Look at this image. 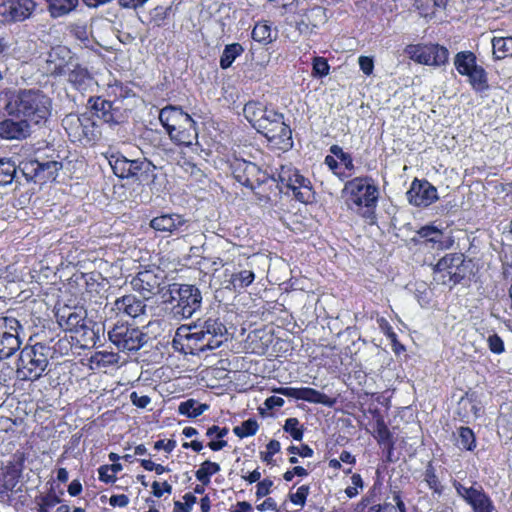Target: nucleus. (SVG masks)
Segmentation results:
<instances>
[{"mask_svg": "<svg viewBox=\"0 0 512 512\" xmlns=\"http://www.w3.org/2000/svg\"><path fill=\"white\" fill-rule=\"evenodd\" d=\"M51 99L39 89H19L10 93L5 105L7 114L14 118H24L39 124L51 114Z\"/></svg>", "mask_w": 512, "mask_h": 512, "instance_id": "f257e3e1", "label": "nucleus"}, {"mask_svg": "<svg viewBox=\"0 0 512 512\" xmlns=\"http://www.w3.org/2000/svg\"><path fill=\"white\" fill-rule=\"evenodd\" d=\"M166 294H169V297L165 301L173 304L172 314L178 320L192 317L201 307L202 294L199 288L194 285L169 284L163 297H166Z\"/></svg>", "mask_w": 512, "mask_h": 512, "instance_id": "f03ea898", "label": "nucleus"}, {"mask_svg": "<svg viewBox=\"0 0 512 512\" xmlns=\"http://www.w3.org/2000/svg\"><path fill=\"white\" fill-rule=\"evenodd\" d=\"M50 350V347L42 343L25 346L18 359V377L31 381L39 379L48 366Z\"/></svg>", "mask_w": 512, "mask_h": 512, "instance_id": "7ed1b4c3", "label": "nucleus"}, {"mask_svg": "<svg viewBox=\"0 0 512 512\" xmlns=\"http://www.w3.org/2000/svg\"><path fill=\"white\" fill-rule=\"evenodd\" d=\"M347 195L346 203L350 209L366 207L368 211L375 207L378 200V188L368 177H357L348 181L343 189Z\"/></svg>", "mask_w": 512, "mask_h": 512, "instance_id": "20e7f679", "label": "nucleus"}, {"mask_svg": "<svg viewBox=\"0 0 512 512\" xmlns=\"http://www.w3.org/2000/svg\"><path fill=\"white\" fill-rule=\"evenodd\" d=\"M227 328L217 318H208L193 326V332L188 335L195 343H200L199 348L213 350L221 346L226 340Z\"/></svg>", "mask_w": 512, "mask_h": 512, "instance_id": "39448f33", "label": "nucleus"}, {"mask_svg": "<svg viewBox=\"0 0 512 512\" xmlns=\"http://www.w3.org/2000/svg\"><path fill=\"white\" fill-rule=\"evenodd\" d=\"M279 189L287 188L293 192L297 200L302 203H309L314 198L309 180L289 166H282L278 173Z\"/></svg>", "mask_w": 512, "mask_h": 512, "instance_id": "423d86ee", "label": "nucleus"}, {"mask_svg": "<svg viewBox=\"0 0 512 512\" xmlns=\"http://www.w3.org/2000/svg\"><path fill=\"white\" fill-rule=\"evenodd\" d=\"M61 168L62 163L54 160L41 162L37 159H30L22 161L19 165L25 179L36 184H44L55 180Z\"/></svg>", "mask_w": 512, "mask_h": 512, "instance_id": "0eeeda50", "label": "nucleus"}, {"mask_svg": "<svg viewBox=\"0 0 512 512\" xmlns=\"http://www.w3.org/2000/svg\"><path fill=\"white\" fill-rule=\"evenodd\" d=\"M109 340L121 351H137L147 342V335L136 327L116 324L108 333Z\"/></svg>", "mask_w": 512, "mask_h": 512, "instance_id": "6e6552de", "label": "nucleus"}, {"mask_svg": "<svg viewBox=\"0 0 512 512\" xmlns=\"http://www.w3.org/2000/svg\"><path fill=\"white\" fill-rule=\"evenodd\" d=\"M405 53L411 60L429 66L444 65L449 57L448 49L438 44L408 45Z\"/></svg>", "mask_w": 512, "mask_h": 512, "instance_id": "1a4fd4ad", "label": "nucleus"}, {"mask_svg": "<svg viewBox=\"0 0 512 512\" xmlns=\"http://www.w3.org/2000/svg\"><path fill=\"white\" fill-rule=\"evenodd\" d=\"M20 322L11 316L0 317V359L11 357L20 349Z\"/></svg>", "mask_w": 512, "mask_h": 512, "instance_id": "9d476101", "label": "nucleus"}, {"mask_svg": "<svg viewBox=\"0 0 512 512\" xmlns=\"http://www.w3.org/2000/svg\"><path fill=\"white\" fill-rule=\"evenodd\" d=\"M165 273L159 267L140 271L132 281V286L139 291L144 298L161 293L165 289Z\"/></svg>", "mask_w": 512, "mask_h": 512, "instance_id": "9b49d317", "label": "nucleus"}, {"mask_svg": "<svg viewBox=\"0 0 512 512\" xmlns=\"http://www.w3.org/2000/svg\"><path fill=\"white\" fill-rule=\"evenodd\" d=\"M232 167L234 178L251 190L266 183L269 179L266 171L261 170L259 166L249 161L237 160Z\"/></svg>", "mask_w": 512, "mask_h": 512, "instance_id": "f8f14e48", "label": "nucleus"}, {"mask_svg": "<svg viewBox=\"0 0 512 512\" xmlns=\"http://www.w3.org/2000/svg\"><path fill=\"white\" fill-rule=\"evenodd\" d=\"M296 14L298 16L296 28L301 34H311L327 21L326 10L319 5H313L311 7H303L301 5Z\"/></svg>", "mask_w": 512, "mask_h": 512, "instance_id": "ddd939ff", "label": "nucleus"}, {"mask_svg": "<svg viewBox=\"0 0 512 512\" xmlns=\"http://www.w3.org/2000/svg\"><path fill=\"white\" fill-rule=\"evenodd\" d=\"M455 489L460 497L471 506L473 512H493L495 507L491 498L484 492L481 486L466 487L456 483Z\"/></svg>", "mask_w": 512, "mask_h": 512, "instance_id": "4468645a", "label": "nucleus"}, {"mask_svg": "<svg viewBox=\"0 0 512 512\" xmlns=\"http://www.w3.org/2000/svg\"><path fill=\"white\" fill-rule=\"evenodd\" d=\"M88 103L96 116L109 124H119L126 118L125 110L120 106L121 101H107L100 97H90Z\"/></svg>", "mask_w": 512, "mask_h": 512, "instance_id": "2eb2a0df", "label": "nucleus"}, {"mask_svg": "<svg viewBox=\"0 0 512 512\" xmlns=\"http://www.w3.org/2000/svg\"><path fill=\"white\" fill-rule=\"evenodd\" d=\"M159 120L166 130L196 129L191 116L176 106H166L159 113Z\"/></svg>", "mask_w": 512, "mask_h": 512, "instance_id": "dca6fc26", "label": "nucleus"}, {"mask_svg": "<svg viewBox=\"0 0 512 512\" xmlns=\"http://www.w3.org/2000/svg\"><path fill=\"white\" fill-rule=\"evenodd\" d=\"M408 201L415 206H428L437 200V189L426 180L415 179L406 193Z\"/></svg>", "mask_w": 512, "mask_h": 512, "instance_id": "f3484780", "label": "nucleus"}, {"mask_svg": "<svg viewBox=\"0 0 512 512\" xmlns=\"http://www.w3.org/2000/svg\"><path fill=\"white\" fill-rule=\"evenodd\" d=\"M30 122L24 118H9L0 122V137L8 140H22L30 136Z\"/></svg>", "mask_w": 512, "mask_h": 512, "instance_id": "a211bd4d", "label": "nucleus"}, {"mask_svg": "<svg viewBox=\"0 0 512 512\" xmlns=\"http://www.w3.org/2000/svg\"><path fill=\"white\" fill-rule=\"evenodd\" d=\"M90 119L86 116L79 117L77 115H68L63 119V126L70 136L81 141L85 138L92 141L96 138L94 133L89 130Z\"/></svg>", "mask_w": 512, "mask_h": 512, "instance_id": "6ab92c4d", "label": "nucleus"}, {"mask_svg": "<svg viewBox=\"0 0 512 512\" xmlns=\"http://www.w3.org/2000/svg\"><path fill=\"white\" fill-rule=\"evenodd\" d=\"M138 18L129 13H121L119 16V23H116V34L117 39L125 45L133 43L139 35L137 28Z\"/></svg>", "mask_w": 512, "mask_h": 512, "instance_id": "aec40b11", "label": "nucleus"}, {"mask_svg": "<svg viewBox=\"0 0 512 512\" xmlns=\"http://www.w3.org/2000/svg\"><path fill=\"white\" fill-rule=\"evenodd\" d=\"M113 310L118 314H124L131 318H137L145 314L146 304L133 294L117 298L113 304Z\"/></svg>", "mask_w": 512, "mask_h": 512, "instance_id": "412c9836", "label": "nucleus"}, {"mask_svg": "<svg viewBox=\"0 0 512 512\" xmlns=\"http://www.w3.org/2000/svg\"><path fill=\"white\" fill-rule=\"evenodd\" d=\"M186 223L187 220L184 216L171 213L154 217L150 221V226L157 232L172 234L182 231V227L185 226Z\"/></svg>", "mask_w": 512, "mask_h": 512, "instance_id": "4be33fe9", "label": "nucleus"}, {"mask_svg": "<svg viewBox=\"0 0 512 512\" xmlns=\"http://www.w3.org/2000/svg\"><path fill=\"white\" fill-rule=\"evenodd\" d=\"M57 322L66 331L80 333L87 322L86 312L82 309H64L57 314Z\"/></svg>", "mask_w": 512, "mask_h": 512, "instance_id": "5701e85b", "label": "nucleus"}, {"mask_svg": "<svg viewBox=\"0 0 512 512\" xmlns=\"http://www.w3.org/2000/svg\"><path fill=\"white\" fill-rule=\"evenodd\" d=\"M481 407L473 394L466 393L457 403L456 414L460 421L469 423L480 416Z\"/></svg>", "mask_w": 512, "mask_h": 512, "instance_id": "b1692460", "label": "nucleus"}, {"mask_svg": "<svg viewBox=\"0 0 512 512\" xmlns=\"http://www.w3.org/2000/svg\"><path fill=\"white\" fill-rule=\"evenodd\" d=\"M273 132H265V137L278 145L281 149L287 150L292 148V131L290 127L285 124L284 119H281L276 123V126L272 128Z\"/></svg>", "mask_w": 512, "mask_h": 512, "instance_id": "393cba45", "label": "nucleus"}, {"mask_svg": "<svg viewBox=\"0 0 512 512\" xmlns=\"http://www.w3.org/2000/svg\"><path fill=\"white\" fill-rule=\"evenodd\" d=\"M24 465V455L22 453L14 456V461L9 462L6 466L4 474V488L6 490H13L21 477Z\"/></svg>", "mask_w": 512, "mask_h": 512, "instance_id": "a878e982", "label": "nucleus"}, {"mask_svg": "<svg viewBox=\"0 0 512 512\" xmlns=\"http://www.w3.org/2000/svg\"><path fill=\"white\" fill-rule=\"evenodd\" d=\"M47 3V10L53 19L65 17L76 11L79 0H44Z\"/></svg>", "mask_w": 512, "mask_h": 512, "instance_id": "bb28decb", "label": "nucleus"}, {"mask_svg": "<svg viewBox=\"0 0 512 512\" xmlns=\"http://www.w3.org/2000/svg\"><path fill=\"white\" fill-rule=\"evenodd\" d=\"M13 22H22L28 19L37 7L34 0H10Z\"/></svg>", "mask_w": 512, "mask_h": 512, "instance_id": "cd10ccee", "label": "nucleus"}, {"mask_svg": "<svg viewBox=\"0 0 512 512\" xmlns=\"http://www.w3.org/2000/svg\"><path fill=\"white\" fill-rule=\"evenodd\" d=\"M265 109L266 107L262 103L249 101L243 108V114L254 128H265V126H261L265 122L260 121L265 116Z\"/></svg>", "mask_w": 512, "mask_h": 512, "instance_id": "c85d7f7f", "label": "nucleus"}, {"mask_svg": "<svg viewBox=\"0 0 512 512\" xmlns=\"http://www.w3.org/2000/svg\"><path fill=\"white\" fill-rule=\"evenodd\" d=\"M454 65L460 75H465L478 66L476 55L471 51L458 52L454 58Z\"/></svg>", "mask_w": 512, "mask_h": 512, "instance_id": "c756f323", "label": "nucleus"}, {"mask_svg": "<svg viewBox=\"0 0 512 512\" xmlns=\"http://www.w3.org/2000/svg\"><path fill=\"white\" fill-rule=\"evenodd\" d=\"M491 44L494 59L512 57V37H493Z\"/></svg>", "mask_w": 512, "mask_h": 512, "instance_id": "7c9ffc66", "label": "nucleus"}, {"mask_svg": "<svg viewBox=\"0 0 512 512\" xmlns=\"http://www.w3.org/2000/svg\"><path fill=\"white\" fill-rule=\"evenodd\" d=\"M301 400L314 404H322L327 407H332L336 402L335 399L310 387H302Z\"/></svg>", "mask_w": 512, "mask_h": 512, "instance_id": "2f4dec72", "label": "nucleus"}, {"mask_svg": "<svg viewBox=\"0 0 512 512\" xmlns=\"http://www.w3.org/2000/svg\"><path fill=\"white\" fill-rule=\"evenodd\" d=\"M466 274L465 258H461L460 262L453 263V269L449 270L447 275H442L439 281L444 285H456Z\"/></svg>", "mask_w": 512, "mask_h": 512, "instance_id": "473e14b6", "label": "nucleus"}, {"mask_svg": "<svg viewBox=\"0 0 512 512\" xmlns=\"http://www.w3.org/2000/svg\"><path fill=\"white\" fill-rule=\"evenodd\" d=\"M244 48L240 43L228 44L224 47L222 55L220 56L219 65L222 69L231 67L237 57L242 55Z\"/></svg>", "mask_w": 512, "mask_h": 512, "instance_id": "72a5a7b5", "label": "nucleus"}, {"mask_svg": "<svg viewBox=\"0 0 512 512\" xmlns=\"http://www.w3.org/2000/svg\"><path fill=\"white\" fill-rule=\"evenodd\" d=\"M108 161L116 176L119 178H129V172H131V160L120 154H112L108 158Z\"/></svg>", "mask_w": 512, "mask_h": 512, "instance_id": "f704fd0d", "label": "nucleus"}, {"mask_svg": "<svg viewBox=\"0 0 512 512\" xmlns=\"http://www.w3.org/2000/svg\"><path fill=\"white\" fill-rule=\"evenodd\" d=\"M456 446L462 450L472 451L476 447V437L469 427L457 429Z\"/></svg>", "mask_w": 512, "mask_h": 512, "instance_id": "c9c22d12", "label": "nucleus"}, {"mask_svg": "<svg viewBox=\"0 0 512 512\" xmlns=\"http://www.w3.org/2000/svg\"><path fill=\"white\" fill-rule=\"evenodd\" d=\"M170 139L178 145L190 146L197 141L198 133L196 129L188 130H166Z\"/></svg>", "mask_w": 512, "mask_h": 512, "instance_id": "e433bc0d", "label": "nucleus"}, {"mask_svg": "<svg viewBox=\"0 0 512 512\" xmlns=\"http://www.w3.org/2000/svg\"><path fill=\"white\" fill-rule=\"evenodd\" d=\"M208 408L209 406L207 404H200L194 399H188L180 403L178 412L181 415L195 418L204 413Z\"/></svg>", "mask_w": 512, "mask_h": 512, "instance_id": "4c0bfd02", "label": "nucleus"}, {"mask_svg": "<svg viewBox=\"0 0 512 512\" xmlns=\"http://www.w3.org/2000/svg\"><path fill=\"white\" fill-rule=\"evenodd\" d=\"M415 6L423 17H430L446 6L445 0H415Z\"/></svg>", "mask_w": 512, "mask_h": 512, "instance_id": "58836bf2", "label": "nucleus"}, {"mask_svg": "<svg viewBox=\"0 0 512 512\" xmlns=\"http://www.w3.org/2000/svg\"><path fill=\"white\" fill-rule=\"evenodd\" d=\"M464 76L468 77L469 83L476 90L481 91L488 87L487 73H486L485 69L480 65H478L477 67H474L473 70H471L469 73L465 74Z\"/></svg>", "mask_w": 512, "mask_h": 512, "instance_id": "ea45409f", "label": "nucleus"}, {"mask_svg": "<svg viewBox=\"0 0 512 512\" xmlns=\"http://www.w3.org/2000/svg\"><path fill=\"white\" fill-rule=\"evenodd\" d=\"M220 471V466L218 463L206 460L201 465L200 468L196 471L195 476L198 481H200L203 485H208L210 483V477Z\"/></svg>", "mask_w": 512, "mask_h": 512, "instance_id": "a19ab883", "label": "nucleus"}, {"mask_svg": "<svg viewBox=\"0 0 512 512\" xmlns=\"http://www.w3.org/2000/svg\"><path fill=\"white\" fill-rule=\"evenodd\" d=\"M17 169L11 160H0V185L5 186L11 184L14 179L17 180Z\"/></svg>", "mask_w": 512, "mask_h": 512, "instance_id": "79ce46f5", "label": "nucleus"}, {"mask_svg": "<svg viewBox=\"0 0 512 512\" xmlns=\"http://www.w3.org/2000/svg\"><path fill=\"white\" fill-rule=\"evenodd\" d=\"M255 279V275L250 270H243L238 273L231 274L229 283L234 290H240L249 286Z\"/></svg>", "mask_w": 512, "mask_h": 512, "instance_id": "37998d69", "label": "nucleus"}, {"mask_svg": "<svg viewBox=\"0 0 512 512\" xmlns=\"http://www.w3.org/2000/svg\"><path fill=\"white\" fill-rule=\"evenodd\" d=\"M70 34L79 40L81 43L85 45V47H89L90 45V37L91 32L89 31L87 25L83 22H74L71 23L68 27Z\"/></svg>", "mask_w": 512, "mask_h": 512, "instance_id": "c03bdc74", "label": "nucleus"}, {"mask_svg": "<svg viewBox=\"0 0 512 512\" xmlns=\"http://www.w3.org/2000/svg\"><path fill=\"white\" fill-rule=\"evenodd\" d=\"M284 119L282 113H278L272 109H265V116H263L260 121H264L261 126H265V128H255L258 132L265 135V132H273L272 128L276 126V123Z\"/></svg>", "mask_w": 512, "mask_h": 512, "instance_id": "a18cd8bd", "label": "nucleus"}, {"mask_svg": "<svg viewBox=\"0 0 512 512\" xmlns=\"http://www.w3.org/2000/svg\"><path fill=\"white\" fill-rule=\"evenodd\" d=\"M253 40L260 43H270L272 41V30L267 23H258L252 30Z\"/></svg>", "mask_w": 512, "mask_h": 512, "instance_id": "49530a36", "label": "nucleus"}, {"mask_svg": "<svg viewBox=\"0 0 512 512\" xmlns=\"http://www.w3.org/2000/svg\"><path fill=\"white\" fill-rule=\"evenodd\" d=\"M259 428L258 422L255 419H248L244 421L240 426H236L233 428V432L239 438H245L249 436H253L257 433Z\"/></svg>", "mask_w": 512, "mask_h": 512, "instance_id": "de8ad7c7", "label": "nucleus"}, {"mask_svg": "<svg viewBox=\"0 0 512 512\" xmlns=\"http://www.w3.org/2000/svg\"><path fill=\"white\" fill-rule=\"evenodd\" d=\"M285 432L289 433L296 441H301L304 434V429L300 426L297 418H288L283 426Z\"/></svg>", "mask_w": 512, "mask_h": 512, "instance_id": "09e8293b", "label": "nucleus"}, {"mask_svg": "<svg viewBox=\"0 0 512 512\" xmlns=\"http://www.w3.org/2000/svg\"><path fill=\"white\" fill-rule=\"evenodd\" d=\"M418 235L420 238L425 239L427 242L431 243H441L443 238V233L439 229L433 226H424L418 231Z\"/></svg>", "mask_w": 512, "mask_h": 512, "instance_id": "8fccbe9b", "label": "nucleus"}, {"mask_svg": "<svg viewBox=\"0 0 512 512\" xmlns=\"http://www.w3.org/2000/svg\"><path fill=\"white\" fill-rule=\"evenodd\" d=\"M460 260L461 258H439L433 268L436 273L435 279L439 281L442 275H447L448 271L453 269V263L460 262Z\"/></svg>", "mask_w": 512, "mask_h": 512, "instance_id": "3c124183", "label": "nucleus"}, {"mask_svg": "<svg viewBox=\"0 0 512 512\" xmlns=\"http://www.w3.org/2000/svg\"><path fill=\"white\" fill-rule=\"evenodd\" d=\"M330 66L324 57L315 56L312 62V75L314 77H325L329 74Z\"/></svg>", "mask_w": 512, "mask_h": 512, "instance_id": "603ef678", "label": "nucleus"}, {"mask_svg": "<svg viewBox=\"0 0 512 512\" xmlns=\"http://www.w3.org/2000/svg\"><path fill=\"white\" fill-rule=\"evenodd\" d=\"M93 359L98 365L107 367L116 364L119 360V356L114 352L98 351L93 356Z\"/></svg>", "mask_w": 512, "mask_h": 512, "instance_id": "864d4df0", "label": "nucleus"}, {"mask_svg": "<svg viewBox=\"0 0 512 512\" xmlns=\"http://www.w3.org/2000/svg\"><path fill=\"white\" fill-rule=\"evenodd\" d=\"M424 480L430 489H432L436 493H441L442 486L440 484L438 477L435 474V469L431 464H429L425 470Z\"/></svg>", "mask_w": 512, "mask_h": 512, "instance_id": "5fc2aeb1", "label": "nucleus"}, {"mask_svg": "<svg viewBox=\"0 0 512 512\" xmlns=\"http://www.w3.org/2000/svg\"><path fill=\"white\" fill-rule=\"evenodd\" d=\"M330 152L336 156L341 163L344 164L345 168L348 170H352L354 168L353 159L349 153L343 151V149L338 145H332L330 147Z\"/></svg>", "mask_w": 512, "mask_h": 512, "instance_id": "6e6d98bb", "label": "nucleus"}, {"mask_svg": "<svg viewBox=\"0 0 512 512\" xmlns=\"http://www.w3.org/2000/svg\"><path fill=\"white\" fill-rule=\"evenodd\" d=\"M375 438L381 444L391 443V433L383 420H378L375 428Z\"/></svg>", "mask_w": 512, "mask_h": 512, "instance_id": "4d7b16f0", "label": "nucleus"}, {"mask_svg": "<svg viewBox=\"0 0 512 512\" xmlns=\"http://www.w3.org/2000/svg\"><path fill=\"white\" fill-rule=\"evenodd\" d=\"M309 493L310 487L308 485H302L297 489L295 493L289 494V499L293 504L303 507L306 503V499Z\"/></svg>", "mask_w": 512, "mask_h": 512, "instance_id": "13d9d810", "label": "nucleus"}, {"mask_svg": "<svg viewBox=\"0 0 512 512\" xmlns=\"http://www.w3.org/2000/svg\"><path fill=\"white\" fill-rule=\"evenodd\" d=\"M171 10H172L171 6L155 7L151 12V21L154 22L157 26H161L162 22L168 17Z\"/></svg>", "mask_w": 512, "mask_h": 512, "instance_id": "bf43d9fd", "label": "nucleus"}, {"mask_svg": "<svg viewBox=\"0 0 512 512\" xmlns=\"http://www.w3.org/2000/svg\"><path fill=\"white\" fill-rule=\"evenodd\" d=\"M489 350L494 354H501L505 350L504 341L497 334H491L487 338Z\"/></svg>", "mask_w": 512, "mask_h": 512, "instance_id": "052dcab7", "label": "nucleus"}, {"mask_svg": "<svg viewBox=\"0 0 512 512\" xmlns=\"http://www.w3.org/2000/svg\"><path fill=\"white\" fill-rule=\"evenodd\" d=\"M141 170V178L140 181H148L150 179L154 180L156 178L155 170L156 166L147 159L142 160V164L140 166Z\"/></svg>", "mask_w": 512, "mask_h": 512, "instance_id": "680f3d73", "label": "nucleus"}, {"mask_svg": "<svg viewBox=\"0 0 512 512\" xmlns=\"http://www.w3.org/2000/svg\"><path fill=\"white\" fill-rule=\"evenodd\" d=\"M91 321H87L85 323V326L83 327V330H81L80 333H78L82 337V341L85 343V345L92 344L95 345L96 339H98V332H95L94 329L90 328L88 324H90Z\"/></svg>", "mask_w": 512, "mask_h": 512, "instance_id": "e2e57ef3", "label": "nucleus"}, {"mask_svg": "<svg viewBox=\"0 0 512 512\" xmlns=\"http://www.w3.org/2000/svg\"><path fill=\"white\" fill-rule=\"evenodd\" d=\"M273 487V481L269 478H265L259 481L256 485V497L257 499L266 497L270 494L271 488Z\"/></svg>", "mask_w": 512, "mask_h": 512, "instance_id": "0e129e2a", "label": "nucleus"}, {"mask_svg": "<svg viewBox=\"0 0 512 512\" xmlns=\"http://www.w3.org/2000/svg\"><path fill=\"white\" fill-rule=\"evenodd\" d=\"M10 0H0V24L12 23Z\"/></svg>", "mask_w": 512, "mask_h": 512, "instance_id": "69168bd1", "label": "nucleus"}, {"mask_svg": "<svg viewBox=\"0 0 512 512\" xmlns=\"http://www.w3.org/2000/svg\"><path fill=\"white\" fill-rule=\"evenodd\" d=\"M69 80L74 83H82L85 79L89 78V72L86 68L79 65L75 66L69 73Z\"/></svg>", "mask_w": 512, "mask_h": 512, "instance_id": "338daca9", "label": "nucleus"}, {"mask_svg": "<svg viewBox=\"0 0 512 512\" xmlns=\"http://www.w3.org/2000/svg\"><path fill=\"white\" fill-rule=\"evenodd\" d=\"M266 448L267 451L265 453H261V458L264 462L271 463L273 455L280 451V442L277 440H271L267 444Z\"/></svg>", "mask_w": 512, "mask_h": 512, "instance_id": "774afa93", "label": "nucleus"}]
</instances>
